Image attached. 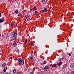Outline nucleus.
I'll return each mask as SVG.
<instances>
[{
  "instance_id": "nucleus-1",
  "label": "nucleus",
  "mask_w": 74,
  "mask_h": 74,
  "mask_svg": "<svg viewBox=\"0 0 74 74\" xmlns=\"http://www.w3.org/2000/svg\"><path fill=\"white\" fill-rule=\"evenodd\" d=\"M18 62L20 65H23L24 64V61L21 58H18L17 59Z\"/></svg>"
},
{
  "instance_id": "nucleus-2",
  "label": "nucleus",
  "mask_w": 74,
  "mask_h": 74,
  "mask_svg": "<svg viewBox=\"0 0 74 74\" xmlns=\"http://www.w3.org/2000/svg\"><path fill=\"white\" fill-rule=\"evenodd\" d=\"M12 36H13L12 38L13 40H16V37H17V34L16 33H14L13 34H12Z\"/></svg>"
},
{
  "instance_id": "nucleus-3",
  "label": "nucleus",
  "mask_w": 74,
  "mask_h": 74,
  "mask_svg": "<svg viewBox=\"0 0 74 74\" xmlns=\"http://www.w3.org/2000/svg\"><path fill=\"white\" fill-rule=\"evenodd\" d=\"M30 19V16L27 15V16L25 18V21L26 22H28V21H29V20Z\"/></svg>"
},
{
  "instance_id": "nucleus-4",
  "label": "nucleus",
  "mask_w": 74,
  "mask_h": 74,
  "mask_svg": "<svg viewBox=\"0 0 74 74\" xmlns=\"http://www.w3.org/2000/svg\"><path fill=\"white\" fill-rule=\"evenodd\" d=\"M49 69V65H48L47 66H46L44 68L45 70H48V69Z\"/></svg>"
},
{
  "instance_id": "nucleus-5",
  "label": "nucleus",
  "mask_w": 74,
  "mask_h": 74,
  "mask_svg": "<svg viewBox=\"0 0 74 74\" xmlns=\"http://www.w3.org/2000/svg\"><path fill=\"white\" fill-rule=\"evenodd\" d=\"M4 18L3 17L0 19V23L1 22H4Z\"/></svg>"
},
{
  "instance_id": "nucleus-6",
  "label": "nucleus",
  "mask_w": 74,
  "mask_h": 74,
  "mask_svg": "<svg viewBox=\"0 0 74 74\" xmlns=\"http://www.w3.org/2000/svg\"><path fill=\"white\" fill-rule=\"evenodd\" d=\"M62 64V62H59L57 64V65L58 66H60L61 64Z\"/></svg>"
},
{
  "instance_id": "nucleus-7",
  "label": "nucleus",
  "mask_w": 74,
  "mask_h": 74,
  "mask_svg": "<svg viewBox=\"0 0 74 74\" xmlns=\"http://www.w3.org/2000/svg\"><path fill=\"white\" fill-rule=\"evenodd\" d=\"M5 66H6V64L3 63L2 64L3 68H4Z\"/></svg>"
},
{
  "instance_id": "nucleus-8",
  "label": "nucleus",
  "mask_w": 74,
  "mask_h": 74,
  "mask_svg": "<svg viewBox=\"0 0 74 74\" xmlns=\"http://www.w3.org/2000/svg\"><path fill=\"white\" fill-rule=\"evenodd\" d=\"M44 10L45 11V12H47L48 11V9H47V8H46L44 9Z\"/></svg>"
},
{
  "instance_id": "nucleus-9",
  "label": "nucleus",
  "mask_w": 74,
  "mask_h": 74,
  "mask_svg": "<svg viewBox=\"0 0 74 74\" xmlns=\"http://www.w3.org/2000/svg\"><path fill=\"white\" fill-rule=\"evenodd\" d=\"M74 66V63H72V64L71 65V67L72 68H73Z\"/></svg>"
},
{
  "instance_id": "nucleus-10",
  "label": "nucleus",
  "mask_w": 74,
  "mask_h": 74,
  "mask_svg": "<svg viewBox=\"0 0 74 74\" xmlns=\"http://www.w3.org/2000/svg\"><path fill=\"white\" fill-rule=\"evenodd\" d=\"M17 44L16 43H14L13 45H12V46L13 47H16V46Z\"/></svg>"
},
{
  "instance_id": "nucleus-11",
  "label": "nucleus",
  "mask_w": 74,
  "mask_h": 74,
  "mask_svg": "<svg viewBox=\"0 0 74 74\" xmlns=\"http://www.w3.org/2000/svg\"><path fill=\"white\" fill-rule=\"evenodd\" d=\"M42 3L43 4L45 3V0H42Z\"/></svg>"
},
{
  "instance_id": "nucleus-12",
  "label": "nucleus",
  "mask_w": 74,
  "mask_h": 74,
  "mask_svg": "<svg viewBox=\"0 0 74 74\" xmlns=\"http://www.w3.org/2000/svg\"><path fill=\"white\" fill-rule=\"evenodd\" d=\"M18 11H18V10H16L14 12H15V14H18Z\"/></svg>"
},
{
  "instance_id": "nucleus-13",
  "label": "nucleus",
  "mask_w": 74,
  "mask_h": 74,
  "mask_svg": "<svg viewBox=\"0 0 74 74\" xmlns=\"http://www.w3.org/2000/svg\"><path fill=\"white\" fill-rule=\"evenodd\" d=\"M16 71L15 69H14L13 70V73H16Z\"/></svg>"
},
{
  "instance_id": "nucleus-14",
  "label": "nucleus",
  "mask_w": 74,
  "mask_h": 74,
  "mask_svg": "<svg viewBox=\"0 0 74 74\" xmlns=\"http://www.w3.org/2000/svg\"><path fill=\"white\" fill-rule=\"evenodd\" d=\"M57 65H56V64H53L52 67H56V66Z\"/></svg>"
},
{
  "instance_id": "nucleus-15",
  "label": "nucleus",
  "mask_w": 74,
  "mask_h": 74,
  "mask_svg": "<svg viewBox=\"0 0 74 74\" xmlns=\"http://www.w3.org/2000/svg\"><path fill=\"white\" fill-rule=\"evenodd\" d=\"M25 43L26 44V43L27 42V39H25Z\"/></svg>"
},
{
  "instance_id": "nucleus-16",
  "label": "nucleus",
  "mask_w": 74,
  "mask_h": 74,
  "mask_svg": "<svg viewBox=\"0 0 74 74\" xmlns=\"http://www.w3.org/2000/svg\"><path fill=\"white\" fill-rule=\"evenodd\" d=\"M22 73V71H18V74H20L21 73Z\"/></svg>"
},
{
  "instance_id": "nucleus-17",
  "label": "nucleus",
  "mask_w": 74,
  "mask_h": 74,
  "mask_svg": "<svg viewBox=\"0 0 74 74\" xmlns=\"http://www.w3.org/2000/svg\"><path fill=\"white\" fill-rule=\"evenodd\" d=\"M47 63V61H45L43 63V64H46Z\"/></svg>"
},
{
  "instance_id": "nucleus-18",
  "label": "nucleus",
  "mask_w": 74,
  "mask_h": 74,
  "mask_svg": "<svg viewBox=\"0 0 74 74\" xmlns=\"http://www.w3.org/2000/svg\"><path fill=\"white\" fill-rule=\"evenodd\" d=\"M16 52H18V53H19V50L18 49H17L16 50Z\"/></svg>"
},
{
  "instance_id": "nucleus-19",
  "label": "nucleus",
  "mask_w": 74,
  "mask_h": 74,
  "mask_svg": "<svg viewBox=\"0 0 74 74\" xmlns=\"http://www.w3.org/2000/svg\"><path fill=\"white\" fill-rule=\"evenodd\" d=\"M29 58H30V59H31V60H32L33 59V58L32 57H29Z\"/></svg>"
},
{
  "instance_id": "nucleus-20",
  "label": "nucleus",
  "mask_w": 74,
  "mask_h": 74,
  "mask_svg": "<svg viewBox=\"0 0 74 74\" xmlns=\"http://www.w3.org/2000/svg\"><path fill=\"white\" fill-rule=\"evenodd\" d=\"M14 24L13 23H11V26L12 27H13V26H14Z\"/></svg>"
},
{
  "instance_id": "nucleus-21",
  "label": "nucleus",
  "mask_w": 74,
  "mask_h": 74,
  "mask_svg": "<svg viewBox=\"0 0 74 74\" xmlns=\"http://www.w3.org/2000/svg\"><path fill=\"white\" fill-rule=\"evenodd\" d=\"M21 15H22V14H21V13L19 14H18V16H21Z\"/></svg>"
},
{
  "instance_id": "nucleus-22",
  "label": "nucleus",
  "mask_w": 74,
  "mask_h": 74,
  "mask_svg": "<svg viewBox=\"0 0 74 74\" xmlns=\"http://www.w3.org/2000/svg\"><path fill=\"white\" fill-rule=\"evenodd\" d=\"M34 10H37V8H36V6H34Z\"/></svg>"
},
{
  "instance_id": "nucleus-23",
  "label": "nucleus",
  "mask_w": 74,
  "mask_h": 74,
  "mask_svg": "<svg viewBox=\"0 0 74 74\" xmlns=\"http://www.w3.org/2000/svg\"><path fill=\"white\" fill-rule=\"evenodd\" d=\"M3 71L4 72H5L6 71V70L5 69H3Z\"/></svg>"
},
{
  "instance_id": "nucleus-24",
  "label": "nucleus",
  "mask_w": 74,
  "mask_h": 74,
  "mask_svg": "<svg viewBox=\"0 0 74 74\" xmlns=\"http://www.w3.org/2000/svg\"><path fill=\"white\" fill-rule=\"evenodd\" d=\"M37 12H37V11H35V14H37Z\"/></svg>"
},
{
  "instance_id": "nucleus-25",
  "label": "nucleus",
  "mask_w": 74,
  "mask_h": 74,
  "mask_svg": "<svg viewBox=\"0 0 74 74\" xmlns=\"http://www.w3.org/2000/svg\"><path fill=\"white\" fill-rule=\"evenodd\" d=\"M1 13L0 12V18H1Z\"/></svg>"
},
{
  "instance_id": "nucleus-26",
  "label": "nucleus",
  "mask_w": 74,
  "mask_h": 74,
  "mask_svg": "<svg viewBox=\"0 0 74 74\" xmlns=\"http://www.w3.org/2000/svg\"><path fill=\"white\" fill-rule=\"evenodd\" d=\"M31 45H33V43H31Z\"/></svg>"
},
{
  "instance_id": "nucleus-27",
  "label": "nucleus",
  "mask_w": 74,
  "mask_h": 74,
  "mask_svg": "<svg viewBox=\"0 0 74 74\" xmlns=\"http://www.w3.org/2000/svg\"><path fill=\"white\" fill-rule=\"evenodd\" d=\"M71 73H72V74H74V71H72Z\"/></svg>"
},
{
  "instance_id": "nucleus-28",
  "label": "nucleus",
  "mask_w": 74,
  "mask_h": 74,
  "mask_svg": "<svg viewBox=\"0 0 74 74\" xmlns=\"http://www.w3.org/2000/svg\"><path fill=\"white\" fill-rule=\"evenodd\" d=\"M60 62L62 60V58H60L59 60Z\"/></svg>"
},
{
  "instance_id": "nucleus-29",
  "label": "nucleus",
  "mask_w": 74,
  "mask_h": 74,
  "mask_svg": "<svg viewBox=\"0 0 74 74\" xmlns=\"http://www.w3.org/2000/svg\"><path fill=\"white\" fill-rule=\"evenodd\" d=\"M68 55H69V56H71V54H70V53L68 54Z\"/></svg>"
},
{
  "instance_id": "nucleus-30",
  "label": "nucleus",
  "mask_w": 74,
  "mask_h": 74,
  "mask_svg": "<svg viewBox=\"0 0 74 74\" xmlns=\"http://www.w3.org/2000/svg\"><path fill=\"white\" fill-rule=\"evenodd\" d=\"M64 59V57H62V60H63Z\"/></svg>"
},
{
  "instance_id": "nucleus-31",
  "label": "nucleus",
  "mask_w": 74,
  "mask_h": 74,
  "mask_svg": "<svg viewBox=\"0 0 74 74\" xmlns=\"http://www.w3.org/2000/svg\"><path fill=\"white\" fill-rule=\"evenodd\" d=\"M42 12H44V10H42Z\"/></svg>"
},
{
  "instance_id": "nucleus-32",
  "label": "nucleus",
  "mask_w": 74,
  "mask_h": 74,
  "mask_svg": "<svg viewBox=\"0 0 74 74\" xmlns=\"http://www.w3.org/2000/svg\"><path fill=\"white\" fill-rule=\"evenodd\" d=\"M12 57H10V59H12Z\"/></svg>"
},
{
  "instance_id": "nucleus-33",
  "label": "nucleus",
  "mask_w": 74,
  "mask_h": 74,
  "mask_svg": "<svg viewBox=\"0 0 74 74\" xmlns=\"http://www.w3.org/2000/svg\"><path fill=\"white\" fill-rule=\"evenodd\" d=\"M0 37H1V34H0Z\"/></svg>"
},
{
  "instance_id": "nucleus-34",
  "label": "nucleus",
  "mask_w": 74,
  "mask_h": 74,
  "mask_svg": "<svg viewBox=\"0 0 74 74\" xmlns=\"http://www.w3.org/2000/svg\"><path fill=\"white\" fill-rule=\"evenodd\" d=\"M31 74H33V72H31Z\"/></svg>"
},
{
  "instance_id": "nucleus-35",
  "label": "nucleus",
  "mask_w": 74,
  "mask_h": 74,
  "mask_svg": "<svg viewBox=\"0 0 74 74\" xmlns=\"http://www.w3.org/2000/svg\"><path fill=\"white\" fill-rule=\"evenodd\" d=\"M21 27V26H19V27Z\"/></svg>"
},
{
  "instance_id": "nucleus-36",
  "label": "nucleus",
  "mask_w": 74,
  "mask_h": 74,
  "mask_svg": "<svg viewBox=\"0 0 74 74\" xmlns=\"http://www.w3.org/2000/svg\"><path fill=\"white\" fill-rule=\"evenodd\" d=\"M0 26H1L0 25Z\"/></svg>"
}]
</instances>
